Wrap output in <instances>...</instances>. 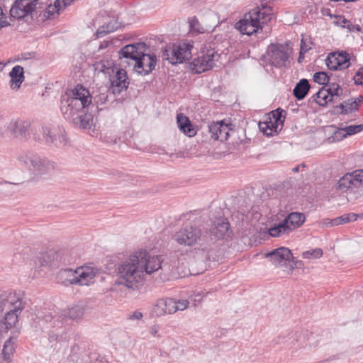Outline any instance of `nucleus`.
<instances>
[{"instance_id": "nucleus-40", "label": "nucleus", "mask_w": 363, "mask_h": 363, "mask_svg": "<svg viewBox=\"0 0 363 363\" xmlns=\"http://www.w3.org/2000/svg\"><path fill=\"white\" fill-rule=\"evenodd\" d=\"M326 86V90L330 96V101H335L342 94V89L336 83L328 84Z\"/></svg>"}, {"instance_id": "nucleus-45", "label": "nucleus", "mask_w": 363, "mask_h": 363, "mask_svg": "<svg viewBox=\"0 0 363 363\" xmlns=\"http://www.w3.org/2000/svg\"><path fill=\"white\" fill-rule=\"evenodd\" d=\"M313 79L318 84L327 85L330 79V76L325 72H318L313 74Z\"/></svg>"}, {"instance_id": "nucleus-1", "label": "nucleus", "mask_w": 363, "mask_h": 363, "mask_svg": "<svg viewBox=\"0 0 363 363\" xmlns=\"http://www.w3.org/2000/svg\"><path fill=\"white\" fill-rule=\"evenodd\" d=\"M24 306L20 293L4 291L0 294V333H6L16 327Z\"/></svg>"}, {"instance_id": "nucleus-41", "label": "nucleus", "mask_w": 363, "mask_h": 363, "mask_svg": "<svg viewBox=\"0 0 363 363\" xmlns=\"http://www.w3.org/2000/svg\"><path fill=\"white\" fill-rule=\"evenodd\" d=\"M276 123H274V120L272 118H269V121L262 122L259 123V129L263 132L264 135L267 136H271L276 133L274 130V127Z\"/></svg>"}, {"instance_id": "nucleus-53", "label": "nucleus", "mask_w": 363, "mask_h": 363, "mask_svg": "<svg viewBox=\"0 0 363 363\" xmlns=\"http://www.w3.org/2000/svg\"><path fill=\"white\" fill-rule=\"evenodd\" d=\"M63 333V330H62L61 333H56L55 330L50 331L49 333L50 342L58 341L59 340L62 339Z\"/></svg>"}, {"instance_id": "nucleus-27", "label": "nucleus", "mask_w": 363, "mask_h": 363, "mask_svg": "<svg viewBox=\"0 0 363 363\" xmlns=\"http://www.w3.org/2000/svg\"><path fill=\"white\" fill-rule=\"evenodd\" d=\"M9 77L10 87L12 89H19L25 79L23 67L20 65L14 66L9 73Z\"/></svg>"}, {"instance_id": "nucleus-38", "label": "nucleus", "mask_w": 363, "mask_h": 363, "mask_svg": "<svg viewBox=\"0 0 363 363\" xmlns=\"http://www.w3.org/2000/svg\"><path fill=\"white\" fill-rule=\"evenodd\" d=\"M312 99L321 106H324L328 102H330L329 101L330 96L328 94V91L326 90V86H323L320 89L319 91L312 96Z\"/></svg>"}, {"instance_id": "nucleus-50", "label": "nucleus", "mask_w": 363, "mask_h": 363, "mask_svg": "<svg viewBox=\"0 0 363 363\" xmlns=\"http://www.w3.org/2000/svg\"><path fill=\"white\" fill-rule=\"evenodd\" d=\"M345 130V135H352L357 133L363 130V125H352L344 128Z\"/></svg>"}, {"instance_id": "nucleus-26", "label": "nucleus", "mask_w": 363, "mask_h": 363, "mask_svg": "<svg viewBox=\"0 0 363 363\" xmlns=\"http://www.w3.org/2000/svg\"><path fill=\"white\" fill-rule=\"evenodd\" d=\"M177 123L179 130L189 137H193L196 134V130L191 124L189 118L183 113L177 116Z\"/></svg>"}, {"instance_id": "nucleus-15", "label": "nucleus", "mask_w": 363, "mask_h": 363, "mask_svg": "<svg viewBox=\"0 0 363 363\" xmlns=\"http://www.w3.org/2000/svg\"><path fill=\"white\" fill-rule=\"evenodd\" d=\"M266 257H269L275 266L286 267L289 265L292 267L294 257L291 250L286 247H281L275 249L267 253Z\"/></svg>"}, {"instance_id": "nucleus-63", "label": "nucleus", "mask_w": 363, "mask_h": 363, "mask_svg": "<svg viewBox=\"0 0 363 363\" xmlns=\"http://www.w3.org/2000/svg\"><path fill=\"white\" fill-rule=\"evenodd\" d=\"M304 58V55H301V52H299V56H298V62H301V60Z\"/></svg>"}, {"instance_id": "nucleus-34", "label": "nucleus", "mask_w": 363, "mask_h": 363, "mask_svg": "<svg viewBox=\"0 0 363 363\" xmlns=\"http://www.w3.org/2000/svg\"><path fill=\"white\" fill-rule=\"evenodd\" d=\"M62 2H64V0H55L53 4H49L45 9L44 16L48 19H52L57 17L60 14V11L66 8L64 7Z\"/></svg>"}, {"instance_id": "nucleus-30", "label": "nucleus", "mask_w": 363, "mask_h": 363, "mask_svg": "<svg viewBox=\"0 0 363 363\" xmlns=\"http://www.w3.org/2000/svg\"><path fill=\"white\" fill-rule=\"evenodd\" d=\"M94 118L91 113H82L72 118L74 126L82 129H91L94 125Z\"/></svg>"}, {"instance_id": "nucleus-32", "label": "nucleus", "mask_w": 363, "mask_h": 363, "mask_svg": "<svg viewBox=\"0 0 363 363\" xmlns=\"http://www.w3.org/2000/svg\"><path fill=\"white\" fill-rule=\"evenodd\" d=\"M58 278L61 282L65 286L68 285H77V274L76 269H64L60 271Z\"/></svg>"}, {"instance_id": "nucleus-60", "label": "nucleus", "mask_w": 363, "mask_h": 363, "mask_svg": "<svg viewBox=\"0 0 363 363\" xmlns=\"http://www.w3.org/2000/svg\"><path fill=\"white\" fill-rule=\"evenodd\" d=\"M108 46V42L104 41V43H101L99 50H102V49L106 48Z\"/></svg>"}, {"instance_id": "nucleus-31", "label": "nucleus", "mask_w": 363, "mask_h": 363, "mask_svg": "<svg viewBox=\"0 0 363 363\" xmlns=\"http://www.w3.org/2000/svg\"><path fill=\"white\" fill-rule=\"evenodd\" d=\"M311 85L306 79H301L294 86L293 94L298 100L303 99L308 94Z\"/></svg>"}, {"instance_id": "nucleus-5", "label": "nucleus", "mask_w": 363, "mask_h": 363, "mask_svg": "<svg viewBox=\"0 0 363 363\" xmlns=\"http://www.w3.org/2000/svg\"><path fill=\"white\" fill-rule=\"evenodd\" d=\"M84 309L83 305L77 304L55 315H52L50 312H46L44 314L39 313L36 315V319L38 320V326L40 328H43L45 323H50V327L56 328V330L58 329L62 330L67 316L72 320H79L84 315Z\"/></svg>"}, {"instance_id": "nucleus-22", "label": "nucleus", "mask_w": 363, "mask_h": 363, "mask_svg": "<svg viewBox=\"0 0 363 363\" xmlns=\"http://www.w3.org/2000/svg\"><path fill=\"white\" fill-rule=\"evenodd\" d=\"M97 269L92 267L82 266L76 269L77 284L89 286L94 282Z\"/></svg>"}, {"instance_id": "nucleus-17", "label": "nucleus", "mask_w": 363, "mask_h": 363, "mask_svg": "<svg viewBox=\"0 0 363 363\" xmlns=\"http://www.w3.org/2000/svg\"><path fill=\"white\" fill-rule=\"evenodd\" d=\"M110 91L114 94H119L125 91L129 85L128 82L127 72L123 69H118L116 74L111 79Z\"/></svg>"}, {"instance_id": "nucleus-14", "label": "nucleus", "mask_w": 363, "mask_h": 363, "mask_svg": "<svg viewBox=\"0 0 363 363\" xmlns=\"http://www.w3.org/2000/svg\"><path fill=\"white\" fill-rule=\"evenodd\" d=\"M208 131L211 138L221 142L227 140L231 134L235 133L231 123H225L223 121L211 123L208 125Z\"/></svg>"}, {"instance_id": "nucleus-8", "label": "nucleus", "mask_w": 363, "mask_h": 363, "mask_svg": "<svg viewBox=\"0 0 363 363\" xmlns=\"http://www.w3.org/2000/svg\"><path fill=\"white\" fill-rule=\"evenodd\" d=\"M193 48L190 44L167 45L162 50V57L168 60L172 65L182 63L191 57V49Z\"/></svg>"}, {"instance_id": "nucleus-49", "label": "nucleus", "mask_w": 363, "mask_h": 363, "mask_svg": "<svg viewBox=\"0 0 363 363\" xmlns=\"http://www.w3.org/2000/svg\"><path fill=\"white\" fill-rule=\"evenodd\" d=\"M345 133L344 128H339L334 130L333 135L331 138H329V140L332 142L340 141L347 136Z\"/></svg>"}, {"instance_id": "nucleus-4", "label": "nucleus", "mask_w": 363, "mask_h": 363, "mask_svg": "<svg viewBox=\"0 0 363 363\" xmlns=\"http://www.w3.org/2000/svg\"><path fill=\"white\" fill-rule=\"evenodd\" d=\"M138 259V252L131 255L128 258L122 262L118 267V281L119 284H123L129 289L137 286L143 277L142 267Z\"/></svg>"}, {"instance_id": "nucleus-18", "label": "nucleus", "mask_w": 363, "mask_h": 363, "mask_svg": "<svg viewBox=\"0 0 363 363\" xmlns=\"http://www.w3.org/2000/svg\"><path fill=\"white\" fill-rule=\"evenodd\" d=\"M40 156L31 151H21L16 155L19 166L34 174Z\"/></svg>"}, {"instance_id": "nucleus-47", "label": "nucleus", "mask_w": 363, "mask_h": 363, "mask_svg": "<svg viewBox=\"0 0 363 363\" xmlns=\"http://www.w3.org/2000/svg\"><path fill=\"white\" fill-rule=\"evenodd\" d=\"M323 255V250L320 248H315L314 250L306 251L303 252L302 256L305 259H309L311 257L317 259L320 258Z\"/></svg>"}, {"instance_id": "nucleus-64", "label": "nucleus", "mask_w": 363, "mask_h": 363, "mask_svg": "<svg viewBox=\"0 0 363 363\" xmlns=\"http://www.w3.org/2000/svg\"><path fill=\"white\" fill-rule=\"evenodd\" d=\"M354 30H356L357 32H359L361 30V28L359 25L354 26Z\"/></svg>"}, {"instance_id": "nucleus-37", "label": "nucleus", "mask_w": 363, "mask_h": 363, "mask_svg": "<svg viewBox=\"0 0 363 363\" xmlns=\"http://www.w3.org/2000/svg\"><path fill=\"white\" fill-rule=\"evenodd\" d=\"M16 339L13 337H10L4 344L2 349L3 359L9 362L11 357L15 350Z\"/></svg>"}, {"instance_id": "nucleus-16", "label": "nucleus", "mask_w": 363, "mask_h": 363, "mask_svg": "<svg viewBox=\"0 0 363 363\" xmlns=\"http://www.w3.org/2000/svg\"><path fill=\"white\" fill-rule=\"evenodd\" d=\"M65 255L64 250H50L47 252L41 253L35 260V265L39 267H46L50 264L57 265V262H66L69 261Z\"/></svg>"}, {"instance_id": "nucleus-46", "label": "nucleus", "mask_w": 363, "mask_h": 363, "mask_svg": "<svg viewBox=\"0 0 363 363\" xmlns=\"http://www.w3.org/2000/svg\"><path fill=\"white\" fill-rule=\"evenodd\" d=\"M335 23L340 26L342 28H346L349 30V31H353L354 28V25H353L349 20H347L342 16H335Z\"/></svg>"}, {"instance_id": "nucleus-33", "label": "nucleus", "mask_w": 363, "mask_h": 363, "mask_svg": "<svg viewBox=\"0 0 363 363\" xmlns=\"http://www.w3.org/2000/svg\"><path fill=\"white\" fill-rule=\"evenodd\" d=\"M189 31L192 34H201L212 29L214 26L201 23L197 17L193 16L189 19Z\"/></svg>"}, {"instance_id": "nucleus-51", "label": "nucleus", "mask_w": 363, "mask_h": 363, "mask_svg": "<svg viewBox=\"0 0 363 363\" xmlns=\"http://www.w3.org/2000/svg\"><path fill=\"white\" fill-rule=\"evenodd\" d=\"M189 303V301L185 299L178 300L177 301L174 299V313L177 311H184L188 307Z\"/></svg>"}, {"instance_id": "nucleus-9", "label": "nucleus", "mask_w": 363, "mask_h": 363, "mask_svg": "<svg viewBox=\"0 0 363 363\" xmlns=\"http://www.w3.org/2000/svg\"><path fill=\"white\" fill-rule=\"evenodd\" d=\"M337 190L342 193H355L363 188V169H356L344 174L336 184Z\"/></svg>"}, {"instance_id": "nucleus-55", "label": "nucleus", "mask_w": 363, "mask_h": 363, "mask_svg": "<svg viewBox=\"0 0 363 363\" xmlns=\"http://www.w3.org/2000/svg\"><path fill=\"white\" fill-rule=\"evenodd\" d=\"M334 219L323 218L319 221V225L322 228H328L335 226L333 224Z\"/></svg>"}, {"instance_id": "nucleus-6", "label": "nucleus", "mask_w": 363, "mask_h": 363, "mask_svg": "<svg viewBox=\"0 0 363 363\" xmlns=\"http://www.w3.org/2000/svg\"><path fill=\"white\" fill-rule=\"evenodd\" d=\"M220 55L209 44L205 45L200 55L190 63L189 67L194 74H201L212 69L216 62L218 61Z\"/></svg>"}, {"instance_id": "nucleus-13", "label": "nucleus", "mask_w": 363, "mask_h": 363, "mask_svg": "<svg viewBox=\"0 0 363 363\" xmlns=\"http://www.w3.org/2000/svg\"><path fill=\"white\" fill-rule=\"evenodd\" d=\"M209 228H206L208 231L209 247L216 240L224 239L229 231L230 224L228 221L222 217L217 218L211 222Z\"/></svg>"}, {"instance_id": "nucleus-43", "label": "nucleus", "mask_w": 363, "mask_h": 363, "mask_svg": "<svg viewBox=\"0 0 363 363\" xmlns=\"http://www.w3.org/2000/svg\"><path fill=\"white\" fill-rule=\"evenodd\" d=\"M337 60L340 62V66L341 69H345L349 67V62L350 60V55L347 52H335Z\"/></svg>"}, {"instance_id": "nucleus-12", "label": "nucleus", "mask_w": 363, "mask_h": 363, "mask_svg": "<svg viewBox=\"0 0 363 363\" xmlns=\"http://www.w3.org/2000/svg\"><path fill=\"white\" fill-rule=\"evenodd\" d=\"M138 259L140 264L143 262L142 271L143 275L144 274H151L158 269H162L164 272H168L169 267L167 263L164 262L161 256H149L145 250H140L138 252Z\"/></svg>"}, {"instance_id": "nucleus-59", "label": "nucleus", "mask_w": 363, "mask_h": 363, "mask_svg": "<svg viewBox=\"0 0 363 363\" xmlns=\"http://www.w3.org/2000/svg\"><path fill=\"white\" fill-rule=\"evenodd\" d=\"M158 331H159L158 325H154V326L151 327L150 329V333L152 335H156L157 333H158Z\"/></svg>"}, {"instance_id": "nucleus-36", "label": "nucleus", "mask_w": 363, "mask_h": 363, "mask_svg": "<svg viewBox=\"0 0 363 363\" xmlns=\"http://www.w3.org/2000/svg\"><path fill=\"white\" fill-rule=\"evenodd\" d=\"M361 101L362 99L359 98L356 99H350L347 101L340 104L339 106H336V108H339L340 110V111H337V113L341 114H347L350 113L352 111L357 109L358 104Z\"/></svg>"}, {"instance_id": "nucleus-25", "label": "nucleus", "mask_w": 363, "mask_h": 363, "mask_svg": "<svg viewBox=\"0 0 363 363\" xmlns=\"http://www.w3.org/2000/svg\"><path fill=\"white\" fill-rule=\"evenodd\" d=\"M57 169V165L55 162L46 157H40L36 166L34 174L42 176L49 174Z\"/></svg>"}, {"instance_id": "nucleus-44", "label": "nucleus", "mask_w": 363, "mask_h": 363, "mask_svg": "<svg viewBox=\"0 0 363 363\" xmlns=\"http://www.w3.org/2000/svg\"><path fill=\"white\" fill-rule=\"evenodd\" d=\"M325 64L329 69L336 70L337 69H342L340 64L337 60L335 52L330 53L325 60Z\"/></svg>"}, {"instance_id": "nucleus-20", "label": "nucleus", "mask_w": 363, "mask_h": 363, "mask_svg": "<svg viewBox=\"0 0 363 363\" xmlns=\"http://www.w3.org/2000/svg\"><path fill=\"white\" fill-rule=\"evenodd\" d=\"M60 108L63 116L67 120H72L73 118L84 109L83 107H81L78 101L71 97H67V99L62 98Z\"/></svg>"}, {"instance_id": "nucleus-42", "label": "nucleus", "mask_w": 363, "mask_h": 363, "mask_svg": "<svg viewBox=\"0 0 363 363\" xmlns=\"http://www.w3.org/2000/svg\"><path fill=\"white\" fill-rule=\"evenodd\" d=\"M357 219V216H356V213H350L334 218L333 224H335V226H337L341 224L355 221Z\"/></svg>"}, {"instance_id": "nucleus-57", "label": "nucleus", "mask_w": 363, "mask_h": 363, "mask_svg": "<svg viewBox=\"0 0 363 363\" xmlns=\"http://www.w3.org/2000/svg\"><path fill=\"white\" fill-rule=\"evenodd\" d=\"M310 49H311L310 45H308L307 43H306L303 41V40H301V47H300L301 55H304L305 53H306Z\"/></svg>"}, {"instance_id": "nucleus-48", "label": "nucleus", "mask_w": 363, "mask_h": 363, "mask_svg": "<svg viewBox=\"0 0 363 363\" xmlns=\"http://www.w3.org/2000/svg\"><path fill=\"white\" fill-rule=\"evenodd\" d=\"M96 69L106 74H110V70L113 71V63L108 61H101L97 63Z\"/></svg>"}, {"instance_id": "nucleus-39", "label": "nucleus", "mask_w": 363, "mask_h": 363, "mask_svg": "<svg viewBox=\"0 0 363 363\" xmlns=\"http://www.w3.org/2000/svg\"><path fill=\"white\" fill-rule=\"evenodd\" d=\"M272 120H274V123H276L274 127V130L277 133L280 131L282 129L284 121L285 118V111L283 110L279 111V108L277 110V113H272Z\"/></svg>"}, {"instance_id": "nucleus-19", "label": "nucleus", "mask_w": 363, "mask_h": 363, "mask_svg": "<svg viewBox=\"0 0 363 363\" xmlns=\"http://www.w3.org/2000/svg\"><path fill=\"white\" fill-rule=\"evenodd\" d=\"M30 127V121L17 118L10 121L8 129L15 138L26 139L29 135Z\"/></svg>"}, {"instance_id": "nucleus-62", "label": "nucleus", "mask_w": 363, "mask_h": 363, "mask_svg": "<svg viewBox=\"0 0 363 363\" xmlns=\"http://www.w3.org/2000/svg\"><path fill=\"white\" fill-rule=\"evenodd\" d=\"M299 169H300V165H297L292 169V172L294 173H296L299 171Z\"/></svg>"}, {"instance_id": "nucleus-24", "label": "nucleus", "mask_w": 363, "mask_h": 363, "mask_svg": "<svg viewBox=\"0 0 363 363\" xmlns=\"http://www.w3.org/2000/svg\"><path fill=\"white\" fill-rule=\"evenodd\" d=\"M72 92V96L71 98L78 101L81 107L85 109L91 105V94L82 85H77Z\"/></svg>"}, {"instance_id": "nucleus-58", "label": "nucleus", "mask_w": 363, "mask_h": 363, "mask_svg": "<svg viewBox=\"0 0 363 363\" xmlns=\"http://www.w3.org/2000/svg\"><path fill=\"white\" fill-rule=\"evenodd\" d=\"M143 313L140 311H135L132 315L130 316V319L131 320H140L143 318Z\"/></svg>"}, {"instance_id": "nucleus-2", "label": "nucleus", "mask_w": 363, "mask_h": 363, "mask_svg": "<svg viewBox=\"0 0 363 363\" xmlns=\"http://www.w3.org/2000/svg\"><path fill=\"white\" fill-rule=\"evenodd\" d=\"M171 239L179 246L191 247L197 245L202 250H208L211 242L201 219L184 225L173 233Z\"/></svg>"}, {"instance_id": "nucleus-3", "label": "nucleus", "mask_w": 363, "mask_h": 363, "mask_svg": "<svg viewBox=\"0 0 363 363\" xmlns=\"http://www.w3.org/2000/svg\"><path fill=\"white\" fill-rule=\"evenodd\" d=\"M147 46L145 43H138L124 46L119 51L121 63H128L130 59L135 62L134 68L142 75H147L155 67L157 57L155 55L146 54Z\"/></svg>"}, {"instance_id": "nucleus-28", "label": "nucleus", "mask_w": 363, "mask_h": 363, "mask_svg": "<svg viewBox=\"0 0 363 363\" xmlns=\"http://www.w3.org/2000/svg\"><path fill=\"white\" fill-rule=\"evenodd\" d=\"M110 89L106 86H100L94 90L91 93V105H96L97 108L99 106L104 104L108 97V93Z\"/></svg>"}, {"instance_id": "nucleus-52", "label": "nucleus", "mask_w": 363, "mask_h": 363, "mask_svg": "<svg viewBox=\"0 0 363 363\" xmlns=\"http://www.w3.org/2000/svg\"><path fill=\"white\" fill-rule=\"evenodd\" d=\"M117 28H118V26H116V28H114L113 26L111 27L110 23H108L106 28L104 26H102V27H100L97 30L96 35L98 38L102 37L104 35H106L108 33H111Z\"/></svg>"}, {"instance_id": "nucleus-21", "label": "nucleus", "mask_w": 363, "mask_h": 363, "mask_svg": "<svg viewBox=\"0 0 363 363\" xmlns=\"http://www.w3.org/2000/svg\"><path fill=\"white\" fill-rule=\"evenodd\" d=\"M35 4H31L29 0H16L10 9V15L15 18L21 19L31 13Z\"/></svg>"}, {"instance_id": "nucleus-7", "label": "nucleus", "mask_w": 363, "mask_h": 363, "mask_svg": "<svg viewBox=\"0 0 363 363\" xmlns=\"http://www.w3.org/2000/svg\"><path fill=\"white\" fill-rule=\"evenodd\" d=\"M305 215L299 212L289 213L284 220L278 225L269 229V233L272 237H279L288 235L293 230L301 227L305 222Z\"/></svg>"}, {"instance_id": "nucleus-35", "label": "nucleus", "mask_w": 363, "mask_h": 363, "mask_svg": "<svg viewBox=\"0 0 363 363\" xmlns=\"http://www.w3.org/2000/svg\"><path fill=\"white\" fill-rule=\"evenodd\" d=\"M252 10L254 12L258 13L261 23H264V25H266L272 18V9L271 6H267L266 4L262 3L260 6H257Z\"/></svg>"}, {"instance_id": "nucleus-54", "label": "nucleus", "mask_w": 363, "mask_h": 363, "mask_svg": "<svg viewBox=\"0 0 363 363\" xmlns=\"http://www.w3.org/2000/svg\"><path fill=\"white\" fill-rule=\"evenodd\" d=\"M354 84H359V85H363V67L360 68L356 74L354 75Z\"/></svg>"}, {"instance_id": "nucleus-29", "label": "nucleus", "mask_w": 363, "mask_h": 363, "mask_svg": "<svg viewBox=\"0 0 363 363\" xmlns=\"http://www.w3.org/2000/svg\"><path fill=\"white\" fill-rule=\"evenodd\" d=\"M42 133L47 143L54 144L57 147L64 146L66 144V138L63 134H53L48 127H42Z\"/></svg>"}, {"instance_id": "nucleus-61", "label": "nucleus", "mask_w": 363, "mask_h": 363, "mask_svg": "<svg viewBox=\"0 0 363 363\" xmlns=\"http://www.w3.org/2000/svg\"><path fill=\"white\" fill-rule=\"evenodd\" d=\"M74 0H64L63 6L64 7H67L68 5H69Z\"/></svg>"}, {"instance_id": "nucleus-11", "label": "nucleus", "mask_w": 363, "mask_h": 363, "mask_svg": "<svg viewBox=\"0 0 363 363\" xmlns=\"http://www.w3.org/2000/svg\"><path fill=\"white\" fill-rule=\"evenodd\" d=\"M264 23H261L258 13L252 9L235 23V28L242 34L252 35L262 30Z\"/></svg>"}, {"instance_id": "nucleus-10", "label": "nucleus", "mask_w": 363, "mask_h": 363, "mask_svg": "<svg viewBox=\"0 0 363 363\" xmlns=\"http://www.w3.org/2000/svg\"><path fill=\"white\" fill-rule=\"evenodd\" d=\"M290 54L291 49L287 43H271L267 48L266 57L271 65L276 67H281L285 66L286 62L289 60Z\"/></svg>"}, {"instance_id": "nucleus-23", "label": "nucleus", "mask_w": 363, "mask_h": 363, "mask_svg": "<svg viewBox=\"0 0 363 363\" xmlns=\"http://www.w3.org/2000/svg\"><path fill=\"white\" fill-rule=\"evenodd\" d=\"M174 299L162 298L157 301L153 306L152 314L155 317H161L166 314L174 313Z\"/></svg>"}, {"instance_id": "nucleus-56", "label": "nucleus", "mask_w": 363, "mask_h": 363, "mask_svg": "<svg viewBox=\"0 0 363 363\" xmlns=\"http://www.w3.org/2000/svg\"><path fill=\"white\" fill-rule=\"evenodd\" d=\"M9 23L6 21V16L3 13V10L0 6V28L9 26Z\"/></svg>"}]
</instances>
